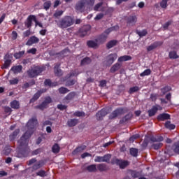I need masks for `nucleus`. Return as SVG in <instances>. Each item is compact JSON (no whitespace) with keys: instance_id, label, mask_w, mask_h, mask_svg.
<instances>
[{"instance_id":"a19ab883","label":"nucleus","mask_w":179,"mask_h":179,"mask_svg":"<svg viewBox=\"0 0 179 179\" xmlns=\"http://www.w3.org/2000/svg\"><path fill=\"white\" fill-rule=\"evenodd\" d=\"M165 127L168 129H174L176 128V125L171 124V122L169 121L165 123Z\"/></svg>"},{"instance_id":"20e7f679","label":"nucleus","mask_w":179,"mask_h":179,"mask_svg":"<svg viewBox=\"0 0 179 179\" xmlns=\"http://www.w3.org/2000/svg\"><path fill=\"white\" fill-rule=\"evenodd\" d=\"M115 29H118V27H113L106 29L103 34L98 37V38L96 39V43L102 44V43L106 42V41L107 40V36H108V34H110V33H111L113 30H115Z\"/></svg>"},{"instance_id":"412c9836","label":"nucleus","mask_w":179,"mask_h":179,"mask_svg":"<svg viewBox=\"0 0 179 179\" xmlns=\"http://www.w3.org/2000/svg\"><path fill=\"white\" fill-rule=\"evenodd\" d=\"M20 132V129H16L15 131H13L11 134H10L9 138H10V141L12 142L13 141H15L17 136V135H19V133Z\"/></svg>"},{"instance_id":"b1692460","label":"nucleus","mask_w":179,"mask_h":179,"mask_svg":"<svg viewBox=\"0 0 179 179\" xmlns=\"http://www.w3.org/2000/svg\"><path fill=\"white\" fill-rule=\"evenodd\" d=\"M86 170L89 173H96L97 171V166H96V164H92L86 167Z\"/></svg>"},{"instance_id":"a18cd8bd","label":"nucleus","mask_w":179,"mask_h":179,"mask_svg":"<svg viewBox=\"0 0 179 179\" xmlns=\"http://www.w3.org/2000/svg\"><path fill=\"white\" fill-rule=\"evenodd\" d=\"M152 73V71L150 69H146L143 73L140 74V76H149Z\"/></svg>"},{"instance_id":"6e6552de","label":"nucleus","mask_w":179,"mask_h":179,"mask_svg":"<svg viewBox=\"0 0 179 179\" xmlns=\"http://www.w3.org/2000/svg\"><path fill=\"white\" fill-rule=\"evenodd\" d=\"M113 164H117V166H120V169H125L129 163L127 161H122L121 159H116L112 162Z\"/></svg>"},{"instance_id":"4be33fe9","label":"nucleus","mask_w":179,"mask_h":179,"mask_svg":"<svg viewBox=\"0 0 179 179\" xmlns=\"http://www.w3.org/2000/svg\"><path fill=\"white\" fill-rule=\"evenodd\" d=\"M159 45H162V43L155 42L154 43H152L147 48V51H152V50H155V48H157Z\"/></svg>"},{"instance_id":"774afa93","label":"nucleus","mask_w":179,"mask_h":179,"mask_svg":"<svg viewBox=\"0 0 179 179\" xmlns=\"http://www.w3.org/2000/svg\"><path fill=\"white\" fill-rule=\"evenodd\" d=\"M150 99L152 101H156V99H157V94H151Z\"/></svg>"},{"instance_id":"a211bd4d","label":"nucleus","mask_w":179,"mask_h":179,"mask_svg":"<svg viewBox=\"0 0 179 179\" xmlns=\"http://www.w3.org/2000/svg\"><path fill=\"white\" fill-rule=\"evenodd\" d=\"M96 167L99 171L101 172L108 171V170H110V168L104 164H98Z\"/></svg>"},{"instance_id":"c03bdc74","label":"nucleus","mask_w":179,"mask_h":179,"mask_svg":"<svg viewBox=\"0 0 179 179\" xmlns=\"http://www.w3.org/2000/svg\"><path fill=\"white\" fill-rule=\"evenodd\" d=\"M59 92L60 94H66V93L69 92V90H68V88L62 87L59 89Z\"/></svg>"},{"instance_id":"2f4dec72","label":"nucleus","mask_w":179,"mask_h":179,"mask_svg":"<svg viewBox=\"0 0 179 179\" xmlns=\"http://www.w3.org/2000/svg\"><path fill=\"white\" fill-rule=\"evenodd\" d=\"M76 96V93L74 92H70L64 99V100H67L68 101H70V100H72L73 97Z\"/></svg>"},{"instance_id":"de8ad7c7","label":"nucleus","mask_w":179,"mask_h":179,"mask_svg":"<svg viewBox=\"0 0 179 179\" xmlns=\"http://www.w3.org/2000/svg\"><path fill=\"white\" fill-rule=\"evenodd\" d=\"M169 58L176 59L178 58V56L177 55V52L176 51H172L169 52Z\"/></svg>"},{"instance_id":"0e129e2a","label":"nucleus","mask_w":179,"mask_h":179,"mask_svg":"<svg viewBox=\"0 0 179 179\" xmlns=\"http://www.w3.org/2000/svg\"><path fill=\"white\" fill-rule=\"evenodd\" d=\"M18 83H19V80L16 78H14L13 80H10V85H17Z\"/></svg>"},{"instance_id":"473e14b6","label":"nucleus","mask_w":179,"mask_h":179,"mask_svg":"<svg viewBox=\"0 0 179 179\" xmlns=\"http://www.w3.org/2000/svg\"><path fill=\"white\" fill-rule=\"evenodd\" d=\"M117 41L116 40H113V41H109L107 43L108 48H109V49L113 48V47H115V45H117Z\"/></svg>"},{"instance_id":"ddd939ff","label":"nucleus","mask_w":179,"mask_h":179,"mask_svg":"<svg viewBox=\"0 0 179 179\" xmlns=\"http://www.w3.org/2000/svg\"><path fill=\"white\" fill-rule=\"evenodd\" d=\"M117 58H118L117 53L110 54L106 57V62L108 65H111Z\"/></svg>"},{"instance_id":"c9c22d12","label":"nucleus","mask_w":179,"mask_h":179,"mask_svg":"<svg viewBox=\"0 0 179 179\" xmlns=\"http://www.w3.org/2000/svg\"><path fill=\"white\" fill-rule=\"evenodd\" d=\"M88 47H90L91 48H94L95 47H97V42L94 41H89L87 43Z\"/></svg>"},{"instance_id":"e2e57ef3","label":"nucleus","mask_w":179,"mask_h":179,"mask_svg":"<svg viewBox=\"0 0 179 179\" xmlns=\"http://www.w3.org/2000/svg\"><path fill=\"white\" fill-rule=\"evenodd\" d=\"M138 138H139V135L136 134L130 137L129 141L130 142H134V141H135V139H138Z\"/></svg>"},{"instance_id":"6e6d98bb","label":"nucleus","mask_w":179,"mask_h":179,"mask_svg":"<svg viewBox=\"0 0 179 179\" xmlns=\"http://www.w3.org/2000/svg\"><path fill=\"white\" fill-rule=\"evenodd\" d=\"M76 83V80H69L66 83V86H73Z\"/></svg>"},{"instance_id":"cd10ccee","label":"nucleus","mask_w":179,"mask_h":179,"mask_svg":"<svg viewBox=\"0 0 179 179\" xmlns=\"http://www.w3.org/2000/svg\"><path fill=\"white\" fill-rule=\"evenodd\" d=\"M54 72L57 76H62V71L59 69V66L56 65L54 68Z\"/></svg>"},{"instance_id":"bf43d9fd","label":"nucleus","mask_w":179,"mask_h":179,"mask_svg":"<svg viewBox=\"0 0 179 179\" xmlns=\"http://www.w3.org/2000/svg\"><path fill=\"white\" fill-rule=\"evenodd\" d=\"M36 162L37 159H36V158H32L27 162V165L31 166V164H34V163H36Z\"/></svg>"},{"instance_id":"39448f33","label":"nucleus","mask_w":179,"mask_h":179,"mask_svg":"<svg viewBox=\"0 0 179 179\" xmlns=\"http://www.w3.org/2000/svg\"><path fill=\"white\" fill-rule=\"evenodd\" d=\"M43 69L40 66H35L27 71V74L29 78H36L43 72Z\"/></svg>"},{"instance_id":"a878e982","label":"nucleus","mask_w":179,"mask_h":179,"mask_svg":"<svg viewBox=\"0 0 179 179\" xmlns=\"http://www.w3.org/2000/svg\"><path fill=\"white\" fill-rule=\"evenodd\" d=\"M79 120L78 119H71L67 122L69 127H75L78 125Z\"/></svg>"},{"instance_id":"ea45409f","label":"nucleus","mask_w":179,"mask_h":179,"mask_svg":"<svg viewBox=\"0 0 179 179\" xmlns=\"http://www.w3.org/2000/svg\"><path fill=\"white\" fill-rule=\"evenodd\" d=\"M44 85L45 86H50V87H53V86H57V84L51 82V80H45L44 82Z\"/></svg>"},{"instance_id":"58836bf2","label":"nucleus","mask_w":179,"mask_h":179,"mask_svg":"<svg viewBox=\"0 0 179 179\" xmlns=\"http://www.w3.org/2000/svg\"><path fill=\"white\" fill-rule=\"evenodd\" d=\"M101 6H103V2H100V3H96V4L94 6V10H96V11L102 10H101Z\"/></svg>"},{"instance_id":"4468645a","label":"nucleus","mask_w":179,"mask_h":179,"mask_svg":"<svg viewBox=\"0 0 179 179\" xmlns=\"http://www.w3.org/2000/svg\"><path fill=\"white\" fill-rule=\"evenodd\" d=\"M108 114L107 109H102L96 113V120H101Z\"/></svg>"},{"instance_id":"f03ea898","label":"nucleus","mask_w":179,"mask_h":179,"mask_svg":"<svg viewBox=\"0 0 179 179\" xmlns=\"http://www.w3.org/2000/svg\"><path fill=\"white\" fill-rule=\"evenodd\" d=\"M57 23V25L60 29H66L68 27H71L72 24H73V18L71 16H64L62 19H60L59 21H55Z\"/></svg>"},{"instance_id":"c85d7f7f","label":"nucleus","mask_w":179,"mask_h":179,"mask_svg":"<svg viewBox=\"0 0 179 179\" xmlns=\"http://www.w3.org/2000/svg\"><path fill=\"white\" fill-rule=\"evenodd\" d=\"M85 3L87 8H90V6H93L96 0H83Z\"/></svg>"},{"instance_id":"2eb2a0df","label":"nucleus","mask_w":179,"mask_h":179,"mask_svg":"<svg viewBox=\"0 0 179 179\" xmlns=\"http://www.w3.org/2000/svg\"><path fill=\"white\" fill-rule=\"evenodd\" d=\"M45 92V90H42L38 91L33 96V98L30 100V103H34L36 100H38L40 96H41V94L44 93Z\"/></svg>"},{"instance_id":"9b49d317","label":"nucleus","mask_w":179,"mask_h":179,"mask_svg":"<svg viewBox=\"0 0 179 179\" xmlns=\"http://www.w3.org/2000/svg\"><path fill=\"white\" fill-rule=\"evenodd\" d=\"M33 22H36V17L34 15H29L24 22L26 27H27V29H30V27L33 26Z\"/></svg>"},{"instance_id":"393cba45","label":"nucleus","mask_w":179,"mask_h":179,"mask_svg":"<svg viewBox=\"0 0 179 179\" xmlns=\"http://www.w3.org/2000/svg\"><path fill=\"white\" fill-rule=\"evenodd\" d=\"M131 59H132V57L129 55H124L119 57L117 61L118 62H124L125 61H131Z\"/></svg>"},{"instance_id":"9d476101","label":"nucleus","mask_w":179,"mask_h":179,"mask_svg":"<svg viewBox=\"0 0 179 179\" xmlns=\"http://www.w3.org/2000/svg\"><path fill=\"white\" fill-rule=\"evenodd\" d=\"M122 114H124V109L123 108H117L110 115L109 118L110 120H113L114 118H117V117H118V115H122Z\"/></svg>"},{"instance_id":"f257e3e1","label":"nucleus","mask_w":179,"mask_h":179,"mask_svg":"<svg viewBox=\"0 0 179 179\" xmlns=\"http://www.w3.org/2000/svg\"><path fill=\"white\" fill-rule=\"evenodd\" d=\"M27 127L28 130L18 141V149L20 152H26V150H29V147L27 146V145H29V138L33 135L34 128L37 127V119L36 117L30 119L27 124Z\"/></svg>"},{"instance_id":"423d86ee","label":"nucleus","mask_w":179,"mask_h":179,"mask_svg":"<svg viewBox=\"0 0 179 179\" xmlns=\"http://www.w3.org/2000/svg\"><path fill=\"white\" fill-rule=\"evenodd\" d=\"M86 8L87 6L83 0H79L75 6V10L77 13H83L86 10Z\"/></svg>"},{"instance_id":"bb28decb","label":"nucleus","mask_w":179,"mask_h":179,"mask_svg":"<svg viewBox=\"0 0 179 179\" xmlns=\"http://www.w3.org/2000/svg\"><path fill=\"white\" fill-rule=\"evenodd\" d=\"M121 68V64L120 63H116L110 68V72L114 73V72H117Z\"/></svg>"},{"instance_id":"c756f323","label":"nucleus","mask_w":179,"mask_h":179,"mask_svg":"<svg viewBox=\"0 0 179 179\" xmlns=\"http://www.w3.org/2000/svg\"><path fill=\"white\" fill-rule=\"evenodd\" d=\"M132 118V114L129 113L127 114L124 117H123L120 121V124H124V122H127V121H129V119Z\"/></svg>"},{"instance_id":"37998d69","label":"nucleus","mask_w":179,"mask_h":179,"mask_svg":"<svg viewBox=\"0 0 179 179\" xmlns=\"http://www.w3.org/2000/svg\"><path fill=\"white\" fill-rule=\"evenodd\" d=\"M23 55H24V51H20L14 54V57L15 58H16V59H19V58H22Z\"/></svg>"},{"instance_id":"79ce46f5","label":"nucleus","mask_w":179,"mask_h":179,"mask_svg":"<svg viewBox=\"0 0 179 179\" xmlns=\"http://www.w3.org/2000/svg\"><path fill=\"white\" fill-rule=\"evenodd\" d=\"M51 8V1H47L43 3V9L45 10H48Z\"/></svg>"},{"instance_id":"7ed1b4c3","label":"nucleus","mask_w":179,"mask_h":179,"mask_svg":"<svg viewBox=\"0 0 179 179\" xmlns=\"http://www.w3.org/2000/svg\"><path fill=\"white\" fill-rule=\"evenodd\" d=\"M163 139V136H152L150 138V142H157L153 143L152 145L155 150L160 149L163 146V143H160L162 142Z\"/></svg>"},{"instance_id":"4d7b16f0","label":"nucleus","mask_w":179,"mask_h":179,"mask_svg":"<svg viewBox=\"0 0 179 179\" xmlns=\"http://www.w3.org/2000/svg\"><path fill=\"white\" fill-rule=\"evenodd\" d=\"M36 83L34 81L31 82L30 83H26L23 85V89H27V87H30V86H33Z\"/></svg>"},{"instance_id":"49530a36","label":"nucleus","mask_w":179,"mask_h":179,"mask_svg":"<svg viewBox=\"0 0 179 179\" xmlns=\"http://www.w3.org/2000/svg\"><path fill=\"white\" fill-rule=\"evenodd\" d=\"M130 154L131 155V156H134V157H136V156H138V149L131 148Z\"/></svg>"},{"instance_id":"dca6fc26","label":"nucleus","mask_w":179,"mask_h":179,"mask_svg":"<svg viewBox=\"0 0 179 179\" xmlns=\"http://www.w3.org/2000/svg\"><path fill=\"white\" fill-rule=\"evenodd\" d=\"M40 39L34 36L29 38V39L27 42V45H33V44H37V43H38Z\"/></svg>"},{"instance_id":"603ef678","label":"nucleus","mask_w":179,"mask_h":179,"mask_svg":"<svg viewBox=\"0 0 179 179\" xmlns=\"http://www.w3.org/2000/svg\"><path fill=\"white\" fill-rule=\"evenodd\" d=\"M173 150L175 153H179V141L177 143H175L173 145Z\"/></svg>"},{"instance_id":"680f3d73","label":"nucleus","mask_w":179,"mask_h":179,"mask_svg":"<svg viewBox=\"0 0 179 179\" xmlns=\"http://www.w3.org/2000/svg\"><path fill=\"white\" fill-rule=\"evenodd\" d=\"M67 107L68 106L62 104L57 105V108L62 110H66Z\"/></svg>"},{"instance_id":"1a4fd4ad","label":"nucleus","mask_w":179,"mask_h":179,"mask_svg":"<svg viewBox=\"0 0 179 179\" xmlns=\"http://www.w3.org/2000/svg\"><path fill=\"white\" fill-rule=\"evenodd\" d=\"M90 29H91L90 25H85L83 27L80 29V32H79L80 37H85V36H87V34H89V33L90 32Z\"/></svg>"},{"instance_id":"8fccbe9b","label":"nucleus","mask_w":179,"mask_h":179,"mask_svg":"<svg viewBox=\"0 0 179 179\" xmlns=\"http://www.w3.org/2000/svg\"><path fill=\"white\" fill-rule=\"evenodd\" d=\"M64 13V11L62 10H56V12L54 13L53 16L54 17H59L62 16Z\"/></svg>"},{"instance_id":"6ab92c4d","label":"nucleus","mask_w":179,"mask_h":179,"mask_svg":"<svg viewBox=\"0 0 179 179\" xmlns=\"http://www.w3.org/2000/svg\"><path fill=\"white\" fill-rule=\"evenodd\" d=\"M169 119H170V115L167 113L160 114L157 117L158 121H165V120H169Z\"/></svg>"},{"instance_id":"f3484780","label":"nucleus","mask_w":179,"mask_h":179,"mask_svg":"<svg viewBox=\"0 0 179 179\" xmlns=\"http://www.w3.org/2000/svg\"><path fill=\"white\" fill-rule=\"evenodd\" d=\"M162 110V108L159 106H153L150 110H148L149 117H153L157 113V111Z\"/></svg>"},{"instance_id":"5fc2aeb1","label":"nucleus","mask_w":179,"mask_h":179,"mask_svg":"<svg viewBox=\"0 0 179 179\" xmlns=\"http://www.w3.org/2000/svg\"><path fill=\"white\" fill-rule=\"evenodd\" d=\"M160 6L163 9H166L167 8V0H162L160 3Z\"/></svg>"},{"instance_id":"4c0bfd02","label":"nucleus","mask_w":179,"mask_h":179,"mask_svg":"<svg viewBox=\"0 0 179 179\" xmlns=\"http://www.w3.org/2000/svg\"><path fill=\"white\" fill-rule=\"evenodd\" d=\"M10 106L13 108H15L16 110H17V108H19L20 107V104H19V101H13L10 103Z\"/></svg>"},{"instance_id":"69168bd1","label":"nucleus","mask_w":179,"mask_h":179,"mask_svg":"<svg viewBox=\"0 0 179 179\" xmlns=\"http://www.w3.org/2000/svg\"><path fill=\"white\" fill-rule=\"evenodd\" d=\"M170 24H171V22L169 21L166 23H165L163 26L164 30H167V29H169V26H170Z\"/></svg>"},{"instance_id":"72a5a7b5","label":"nucleus","mask_w":179,"mask_h":179,"mask_svg":"<svg viewBox=\"0 0 179 179\" xmlns=\"http://www.w3.org/2000/svg\"><path fill=\"white\" fill-rule=\"evenodd\" d=\"M60 149H61V148L59 147V145L57 143L55 144L52 148V150L53 153H59Z\"/></svg>"},{"instance_id":"aec40b11","label":"nucleus","mask_w":179,"mask_h":179,"mask_svg":"<svg viewBox=\"0 0 179 179\" xmlns=\"http://www.w3.org/2000/svg\"><path fill=\"white\" fill-rule=\"evenodd\" d=\"M85 149H86V146L85 145H81L79 146L78 148H76L72 152V154L73 155H78V153H81V152H83V150H85Z\"/></svg>"},{"instance_id":"052dcab7","label":"nucleus","mask_w":179,"mask_h":179,"mask_svg":"<svg viewBox=\"0 0 179 179\" xmlns=\"http://www.w3.org/2000/svg\"><path fill=\"white\" fill-rule=\"evenodd\" d=\"M103 16L104 14L99 13L94 17V20H100L101 19H103Z\"/></svg>"},{"instance_id":"13d9d810","label":"nucleus","mask_w":179,"mask_h":179,"mask_svg":"<svg viewBox=\"0 0 179 179\" xmlns=\"http://www.w3.org/2000/svg\"><path fill=\"white\" fill-rule=\"evenodd\" d=\"M73 115L75 117H85V113L80 112V111H77V112L74 113Z\"/></svg>"},{"instance_id":"5701e85b","label":"nucleus","mask_w":179,"mask_h":179,"mask_svg":"<svg viewBox=\"0 0 179 179\" xmlns=\"http://www.w3.org/2000/svg\"><path fill=\"white\" fill-rule=\"evenodd\" d=\"M22 69H23V67L19 65L13 66L10 71H12L14 73H20V72H22Z\"/></svg>"},{"instance_id":"338daca9","label":"nucleus","mask_w":179,"mask_h":179,"mask_svg":"<svg viewBox=\"0 0 179 179\" xmlns=\"http://www.w3.org/2000/svg\"><path fill=\"white\" fill-rule=\"evenodd\" d=\"M12 38L13 40H16L17 38V32L15 31L12 32Z\"/></svg>"},{"instance_id":"09e8293b","label":"nucleus","mask_w":179,"mask_h":179,"mask_svg":"<svg viewBox=\"0 0 179 179\" xmlns=\"http://www.w3.org/2000/svg\"><path fill=\"white\" fill-rule=\"evenodd\" d=\"M138 90H139V87L138 86L132 87L129 89V93L131 94V93H135V92H138Z\"/></svg>"},{"instance_id":"f704fd0d","label":"nucleus","mask_w":179,"mask_h":179,"mask_svg":"<svg viewBox=\"0 0 179 179\" xmlns=\"http://www.w3.org/2000/svg\"><path fill=\"white\" fill-rule=\"evenodd\" d=\"M92 62V59L90 57H85L81 61V65H88Z\"/></svg>"},{"instance_id":"864d4df0","label":"nucleus","mask_w":179,"mask_h":179,"mask_svg":"<svg viewBox=\"0 0 179 179\" xmlns=\"http://www.w3.org/2000/svg\"><path fill=\"white\" fill-rule=\"evenodd\" d=\"M36 176H38L39 177H45V176H47V173H45V171L41 170L36 173Z\"/></svg>"},{"instance_id":"3c124183","label":"nucleus","mask_w":179,"mask_h":179,"mask_svg":"<svg viewBox=\"0 0 179 179\" xmlns=\"http://www.w3.org/2000/svg\"><path fill=\"white\" fill-rule=\"evenodd\" d=\"M136 34H138L140 37H144V36H146L148 34V31L146 30H143V31H137Z\"/></svg>"},{"instance_id":"7c9ffc66","label":"nucleus","mask_w":179,"mask_h":179,"mask_svg":"<svg viewBox=\"0 0 179 179\" xmlns=\"http://www.w3.org/2000/svg\"><path fill=\"white\" fill-rule=\"evenodd\" d=\"M127 23H136V16L130 15L127 18Z\"/></svg>"},{"instance_id":"e433bc0d","label":"nucleus","mask_w":179,"mask_h":179,"mask_svg":"<svg viewBox=\"0 0 179 179\" xmlns=\"http://www.w3.org/2000/svg\"><path fill=\"white\" fill-rule=\"evenodd\" d=\"M12 63V61L10 59H7L5 61L4 64L2 66L3 69H8L9 66H10V64Z\"/></svg>"},{"instance_id":"0eeeda50","label":"nucleus","mask_w":179,"mask_h":179,"mask_svg":"<svg viewBox=\"0 0 179 179\" xmlns=\"http://www.w3.org/2000/svg\"><path fill=\"white\" fill-rule=\"evenodd\" d=\"M52 101V99H51V97L47 96L45 98L44 101L41 105L36 106V108H39V110H45V108H47V107H48L49 104H50Z\"/></svg>"},{"instance_id":"f8f14e48","label":"nucleus","mask_w":179,"mask_h":179,"mask_svg":"<svg viewBox=\"0 0 179 179\" xmlns=\"http://www.w3.org/2000/svg\"><path fill=\"white\" fill-rule=\"evenodd\" d=\"M43 166H45V160H40L37 162H36L32 166V171H36V170H38L39 169H41Z\"/></svg>"}]
</instances>
